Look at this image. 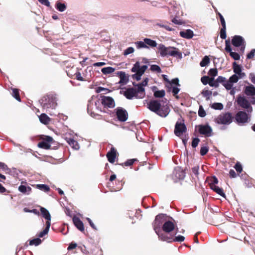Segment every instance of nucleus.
I'll use <instances>...</instances> for the list:
<instances>
[{
	"label": "nucleus",
	"instance_id": "14",
	"mask_svg": "<svg viewBox=\"0 0 255 255\" xmlns=\"http://www.w3.org/2000/svg\"><path fill=\"white\" fill-rule=\"evenodd\" d=\"M147 68V66L143 65L140 67V63L138 61L135 62L132 67L131 71L134 73H138L142 76Z\"/></svg>",
	"mask_w": 255,
	"mask_h": 255
},
{
	"label": "nucleus",
	"instance_id": "7",
	"mask_svg": "<svg viewBox=\"0 0 255 255\" xmlns=\"http://www.w3.org/2000/svg\"><path fill=\"white\" fill-rule=\"evenodd\" d=\"M41 138L42 141L39 142L38 143V146L40 148L45 149H50L51 147V144L54 142L53 138L50 136L45 135L43 136V137Z\"/></svg>",
	"mask_w": 255,
	"mask_h": 255
},
{
	"label": "nucleus",
	"instance_id": "18",
	"mask_svg": "<svg viewBox=\"0 0 255 255\" xmlns=\"http://www.w3.org/2000/svg\"><path fill=\"white\" fill-rule=\"evenodd\" d=\"M133 85L137 87V88L135 89L136 99L143 98L145 96V89L144 87L139 84L135 85L134 83H133Z\"/></svg>",
	"mask_w": 255,
	"mask_h": 255
},
{
	"label": "nucleus",
	"instance_id": "4",
	"mask_svg": "<svg viewBox=\"0 0 255 255\" xmlns=\"http://www.w3.org/2000/svg\"><path fill=\"white\" fill-rule=\"evenodd\" d=\"M234 117L230 112L222 113L215 119V122L219 125H229L233 122Z\"/></svg>",
	"mask_w": 255,
	"mask_h": 255
},
{
	"label": "nucleus",
	"instance_id": "24",
	"mask_svg": "<svg viewBox=\"0 0 255 255\" xmlns=\"http://www.w3.org/2000/svg\"><path fill=\"white\" fill-rule=\"evenodd\" d=\"M217 80L218 84H219V83H221L227 90H229L232 89V86L228 83V81L226 80L225 77L220 76L217 78Z\"/></svg>",
	"mask_w": 255,
	"mask_h": 255
},
{
	"label": "nucleus",
	"instance_id": "28",
	"mask_svg": "<svg viewBox=\"0 0 255 255\" xmlns=\"http://www.w3.org/2000/svg\"><path fill=\"white\" fill-rule=\"evenodd\" d=\"M67 141L68 144L74 149H78L79 148V144L77 141L73 138H67Z\"/></svg>",
	"mask_w": 255,
	"mask_h": 255
},
{
	"label": "nucleus",
	"instance_id": "57",
	"mask_svg": "<svg viewBox=\"0 0 255 255\" xmlns=\"http://www.w3.org/2000/svg\"><path fill=\"white\" fill-rule=\"evenodd\" d=\"M200 140L199 138L196 137L193 138L192 141V146L193 148H195L197 146L199 142H200Z\"/></svg>",
	"mask_w": 255,
	"mask_h": 255
},
{
	"label": "nucleus",
	"instance_id": "50",
	"mask_svg": "<svg viewBox=\"0 0 255 255\" xmlns=\"http://www.w3.org/2000/svg\"><path fill=\"white\" fill-rule=\"evenodd\" d=\"M210 80H211V78H209L207 76H203L201 78V81L204 85H206L207 84H209Z\"/></svg>",
	"mask_w": 255,
	"mask_h": 255
},
{
	"label": "nucleus",
	"instance_id": "40",
	"mask_svg": "<svg viewBox=\"0 0 255 255\" xmlns=\"http://www.w3.org/2000/svg\"><path fill=\"white\" fill-rule=\"evenodd\" d=\"M37 188L42 191H43L45 192H48L50 191L49 187L45 184H38L36 185Z\"/></svg>",
	"mask_w": 255,
	"mask_h": 255
},
{
	"label": "nucleus",
	"instance_id": "16",
	"mask_svg": "<svg viewBox=\"0 0 255 255\" xmlns=\"http://www.w3.org/2000/svg\"><path fill=\"white\" fill-rule=\"evenodd\" d=\"M117 150L114 147H112L110 150L107 153V157L108 161L111 163H114L117 156Z\"/></svg>",
	"mask_w": 255,
	"mask_h": 255
},
{
	"label": "nucleus",
	"instance_id": "48",
	"mask_svg": "<svg viewBox=\"0 0 255 255\" xmlns=\"http://www.w3.org/2000/svg\"><path fill=\"white\" fill-rule=\"evenodd\" d=\"M209 85L211 87H215L216 88H217L219 87V84H218V83L217 82V80H214V79L213 77L211 78V80H210L209 82Z\"/></svg>",
	"mask_w": 255,
	"mask_h": 255
},
{
	"label": "nucleus",
	"instance_id": "31",
	"mask_svg": "<svg viewBox=\"0 0 255 255\" xmlns=\"http://www.w3.org/2000/svg\"><path fill=\"white\" fill-rule=\"evenodd\" d=\"M115 71V68L112 67H104L102 69L101 71L103 74L107 75L113 73Z\"/></svg>",
	"mask_w": 255,
	"mask_h": 255
},
{
	"label": "nucleus",
	"instance_id": "6",
	"mask_svg": "<svg viewBox=\"0 0 255 255\" xmlns=\"http://www.w3.org/2000/svg\"><path fill=\"white\" fill-rule=\"evenodd\" d=\"M250 119V117L244 111L238 112L235 116V120L238 124L248 123Z\"/></svg>",
	"mask_w": 255,
	"mask_h": 255
},
{
	"label": "nucleus",
	"instance_id": "55",
	"mask_svg": "<svg viewBox=\"0 0 255 255\" xmlns=\"http://www.w3.org/2000/svg\"><path fill=\"white\" fill-rule=\"evenodd\" d=\"M234 168L236 170L237 172L239 173H240L243 170L242 166L241 164V163L239 162L236 163V164L234 166Z\"/></svg>",
	"mask_w": 255,
	"mask_h": 255
},
{
	"label": "nucleus",
	"instance_id": "59",
	"mask_svg": "<svg viewBox=\"0 0 255 255\" xmlns=\"http://www.w3.org/2000/svg\"><path fill=\"white\" fill-rule=\"evenodd\" d=\"M0 170L5 171L6 170H9V169L4 163L0 162Z\"/></svg>",
	"mask_w": 255,
	"mask_h": 255
},
{
	"label": "nucleus",
	"instance_id": "64",
	"mask_svg": "<svg viewBox=\"0 0 255 255\" xmlns=\"http://www.w3.org/2000/svg\"><path fill=\"white\" fill-rule=\"evenodd\" d=\"M249 79L255 85V74L251 73L249 75Z\"/></svg>",
	"mask_w": 255,
	"mask_h": 255
},
{
	"label": "nucleus",
	"instance_id": "15",
	"mask_svg": "<svg viewBox=\"0 0 255 255\" xmlns=\"http://www.w3.org/2000/svg\"><path fill=\"white\" fill-rule=\"evenodd\" d=\"M175 229L174 224L170 221H166L162 226V229L165 233H169Z\"/></svg>",
	"mask_w": 255,
	"mask_h": 255
},
{
	"label": "nucleus",
	"instance_id": "19",
	"mask_svg": "<svg viewBox=\"0 0 255 255\" xmlns=\"http://www.w3.org/2000/svg\"><path fill=\"white\" fill-rule=\"evenodd\" d=\"M72 220L76 227L82 233H84L85 229L84 224L79 218L75 216L73 217Z\"/></svg>",
	"mask_w": 255,
	"mask_h": 255
},
{
	"label": "nucleus",
	"instance_id": "1",
	"mask_svg": "<svg viewBox=\"0 0 255 255\" xmlns=\"http://www.w3.org/2000/svg\"><path fill=\"white\" fill-rule=\"evenodd\" d=\"M147 108L152 112L161 117H166L170 112L169 107L167 104L161 105L160 101L153 100L147 103Z\"/></svg>",
	"mask_w": 255,
	"mask_h": 255
},
{
	"label": "nucleus",
	"instance_id": "45",
	"mask_svg": "<svg viewBox=\"0 0 255 255\" xmlns=\"http://www.w3.org/2000/svg\"><path fill=\"white\" fill-rule=\"evenodd\" d=\"M218 183V180L216 176H213L211 178L210 183L209 186L211 188L214 186H216V184Z\"/></svg>",
	"mask_w": 255,
	"mask_h": 255
},
{
	"label": "nucleus",
	"instance_id": "13",
	"mask_svg": "<svg viewBox=\"0 0 255 255\" xmlns=\"http://www.w3.org/2000/svg\"><path fill=\"white\" fill-rule=\"evenodd\" d=\"M225 50L227 52L230 53V55L234 60H239L240 59V55L238 53L232 51V48L229 40L225 41Z\"/></svg>",
	"mask_w": 255,
	"mask_h": 255
},
{
	"label": "nucleus",
	"instance_id": "33",
	"mask_svg": "<svg viewBox=\"0 0 255 255\" xmlns=\"http://www.w3.org/2000/svg\"><path fill=\"white\" fill-rule=\"evenodd\" d=\"M233 69L234 72L236 74H240L242 71L241 67L240 65L237 64L236 62L233 63Z\"/></svg>",
	"mask_w": 255,
	"mask_h": 255
},
{
	"label": "nucleus",
	"instance_id": "10",
	"mask_svg": "<svg viewBox=\"0 0 255 255\" xmlns=\"http://www.w3.org/2000/svg\"><path fill=\"white\" fill-rule=\"evenodd\" d=\"M212 128L208 124L203 125H200L198 126V131L205 137H209L212 135Z\"/></svg>",
	"mask_w": 255,
	"mask_h": 255
},
{
	"label": "nucleus",
	"instance_id": "58",
	"mask_svg": "<svg viewBox=\"0 0 255 255\" xmlns=\"http://www.w3.org/2000/svg\"><path fill=\"white\" fill-rule=\"evenodd\" d=\"M133 52L134 48L132 47H129L125 50L124 54L125 55H127L129 54L132 53Z\"/></svg>",
	"mask_w": 255,
	"mask_h": 255
},
{
	"label": "nucleus",
	"instance_id": "51",
	"mask_svg": "<svg viewBox=\"0 0 255 255\" xmlns=\"http://www.w3.org/2000/svg\"><path fill=\"white\" fill-rule=\"evenodd\" d=\"M198 115L201 118H203L205 117L206 115V112L205 111L202 106H200L199 107L198 111Z\"/></svg>",
	"mask_w": 255,
	"mask_h": 255
},
{
	"label": "nucleus",
	"instance_id": "9",
	"mask_svg": "<svg viewBox=\"0 0 255 255\" xmlns=\"http://www.w3.org/2000/svg\"><path fill=\"white\" fill-rule=\"evenodd\" d=\"M116 116L118 120L121 122H125L128 119V112L122 107H118L116 109Z\"/></svg>",
	"mask_w": 255,
	"mask_h": 255
},
{
	"label": "nucleus",
	"instance_id": "47",
	"mask_svg": "<svg viewBox=\"0 0 255 255\" xmlns=\"http://www.w3.org/2000/svg\"><path fill=\"white\" fill-rule=\"evenodd\" d=\"M19 191L23 193H25L26 192L27 190L29 191L31 190V188L30 187H26L25 185H21L18 187Z\"/></svg>",
	"mask_w": 255,
	"mask_h": 255
},
{
	"label": "nucleus",
	"instance_id": "11",
	"mask_svg": "<svg viewBox=\"0 0 255 255\" xmlns=\"http://www.w3.org/2000/svg\"><path fill=\"white\" fill-rule=\"evenodd\" d=\"M101 98V103L104 108H113L115 107V101L112 97L103 96Z\"/></svg>",
	"mask_w": 255,
	"mask_h": 255
},
{
	"label": "nucleus",
	"instance_id": "63",
	"mask_svg": "<svg viewBox=\"0 0 255 255\" xmlns=\"http://www.w3.org/2000/svg\"><path fill=\"white\" fill-rule=\"evenodd\" d=\"M199 166L197 165L193 168H192V172L195 175H198L199 174L198 171H199Z\"/></svg>",
	"mask_w": 255,
	"mask_h": 255
},
{
	"label": "nucleus",
	"instance_id": "39",
	"mask_svg": "<svg viewBox=\"0 0 255 255\" xmlns=\"http://www.w3.org/2000/svg\"><path fill=\"white\" fill-rule=\"evenodd\" d=\"M42 242V241L39 238H35L33 240H31L29 241V245L33 246L34 245L35 246L39 245Z\"/></svg>",
	"mask_w": 255,
	"mask_h": 255
},
{
	"label": "nucleus",
	"instance_id": "60",
	"mask_svg": "<svg viewBox=\"0 0 255 255\" xmlns=\"http://www.w3.org/2000/svg\"><path fill=\"white\" fill-rule=\"evenodd\" d=\"M255 54V49H253L247 55V59H252L254 58Z\"/></svg>",
	"mask_w": 255,
	"mask_h": 255
},
{
	"label": "nucleus",
	"instance_id": "38",
	"mask_svg": "<svg viewBox=\"0 0 255 255\" xmlns=\"http://www.w3.org/2000/svg\"><path fill=\"white\" fill-rule=\"evenodd\" d=\"M137 161L138 160L136 158L130 159H128L125 162H124L122 164H121V165H122L123 166H129L133 165V164L134 163V162L135 161Z\"/></svg>",
	"mask_w": 255,
	"mask_h": 255
},
{
	"label": "nucleus",
	"instance_id": "53",
	"mask_svg": "<svg viewBox=\"0 0 255 255\" xmlns=\"http://www.w3.org/2000/svg\"><path fill=\"white\" fill-rule=\"evenodd\" d=\"M209 151V148L207 146H202L200 149V154L202 156L206 155Z\"/></svg>",
	"mask_w": 255,
	"mask_h": 255
},
{
	"label": "nucleus",
	"instance_id": "32",
	"mask_svg": "<svg viewBox=\"0 0 255 255\" xmlns=\"http://www.w3.org/2000/svg\"><path fill=\"white\" fill-rule=\"evenodd\" d=\"M144 41L146 45H148L151 47H155L157 44L155 41L149 38H145Z\"/></svg>",
	"mask_w": 255,
	"mask_h": 255
},
{
	"label": "nucleus",
	"instance_id": "42",
	"mask_svg": "<svg viewBox=\"0 0 255 255\" xmlns=\"http://www.w3.org/2000/svg\"><path fill=\"white\" fill-rule=\"evenodd\" d=\"M226 26H222V28L220 29V36L221 39H225L226 38Z\"/></svg>",
	"mask_w": 255,
	"mask_h": 255
},
{
	"label": "nucleus",
	"instance_id": "30",
	"mask_svg": "<svg viewBox=\"0 0 255 255\" xmlns=\"http://www.w3.org/2000/svg\"><path fill=\"white\" fill-rule=\"evenodd\" d=\"M55 7L58 11L63 12L66 10L67 6L65 3L57 1L56 3Z\"/></svg>",
	"mask_w": 255,
	"mask_h": 255
},
{
	"label": "nucleus",
	"instance_id": "36",
	"mask_svg": "<svg viewBox=\"0 0 255 255\" xmlns=\"http://www.w3.org/2000/svg\"><path fill=\"white\" fill-rule=\"evenodd\" d=\"M165 95L164 90L156 91L154 92L153 95L155 98H163Z\"/></svg>",
	"mask_w": 255,
	"mask_h": 255
},
{
	"label": "nucleus",
	"instance_id": "12",
	"mask_svg": "<svg viewBox=\"0 0 255 255\" xmlns=\"http://www.w3.org/2000/svg\"><path fill=\"white\" fill-rule=\"evenodd\" d=\"M187 128L184 123L177 122L174 128V133L177 136H180L183 133L186 131Z\"/></svg>",
	"mask_w": 255,
	"mask_h": 255
},
{
	"label": "nucleus",
	"instance_id": "34",
	"mask_svg": "<svg viewBox=\"0 0 255 255\" xmlns=\"http://www.w3.org/2000/svg\"><path fill=\"white\" fill-rule=\"evenodd\" d=\"M239 77L236 74H234L230 77L228 82L232 86V88L233 87V83H237L239 80Z\"/></svg>",
	"mask_w": 255,
	"mask_h": 255
},
{
	"label": "nucleus",
	"instance_id": "29",
	"mask_svg": "<svg viewBox=\"0 0 255 255\" xmlns=\"http://www.w3.org/2000/svg\"><path fill=\"white\" fill-rule=\"evenodd\" d=\"M210 188L212 189L214 191H215L216 193L221 196L222 197L224 198L226 197V195L224 193L222 188L219 187L217 185L214 186L213 187Z\"/></svg>",
	"mask_w": 255,
	"mask_h": 255
},
{
	"label": "nucleus",
	"instance_id": "2",
	"mask_svg": "<svg viewBox=\"0 0 255 255\" xmlns=\"http://www.w3.org/2000/svg\"><path fill=\"white\" fill-rule=\"evenodd\" d=\"M157 49L161 57L171 56L178 59H181L182 57V53L175 47H166L163 44H160Z\"/></svg>",
	"mask_w": 255,
	"mask_h": 255
},
{
	"label": "nucleus",
	"instance_id": "27",
	"mask_svg": "<svg viewBox=\"0 0 255 255\" xmlns=\"http://www.w3.org/2000/svg\"><path fill=\"white\" fill-rule=\"evenodd\" d=\"M40 122L44 125H47L50 121V119L45 114H42L39 117Z\"/></svg>",
	"mask_w": 255,
	"mask_h": 255
},
{
	"label": "nucleus",
	"instance_id": "62",
	"mask_svg": "<svg viewBox=\"0 0 255 255\" xmlns=\"http://www.w3.org/2000/svg\"><path fill=\"white\" fill-rule=\"evenodd\" d=\"M218 14L219 16L222 26H226V22L223 15L219 12L218 13Z\"/></svg>",
	"mask_w": 255,
	"mask_h": 255
},
{
	"label": "nucleus",
	"instance_id": "37",
	"mask_svg": "<svg viewBox=\"0 0 255 255\" xmlns=\"http://www.w3.org/2000/svg\"><path fill=\"white\" fill-rule=\"evenodd\" d=\"M202 95L206 98V100H209L210 99V97L212 95V91L208 90H204L201 92Z\"/></svg>",
	"mask_w": 255,
	"mask_h": 255
},
{
	"label": "nucleus",
	"instance_id": "54",
	"mask_svg": "<svg viewBox=\"0 0 255 255\" xmlns=\"http://www.w3.org/2000/svg\"><path fill=\"white\" fill-rule=\"evenodd\" d=\"M136 45L137 48H148V47L147 45H146L145 43L142 41H138L136 43Z\"/></svg>",
	"mask_w": 255,
	"mask_h": 255
},
{
	"label": "nucleus",
	"instance_id": "17",
	"mask_svg": "<svg viewBox=\"0 0 255 255\" xmlns=\"http://www.w3.org/2000/svg\"><path fill=\"white\" fill-rule=\"evenodd\" d=\"M245 43L244 38L240 35L234 36L232 40V43L235 47H240Z\"/></svg>",
	"mask_w": 255,
	"mask_h": 255
},
{
	"label": "nucleus",
	"instance_id": "52",
	"mask_svg": "<svg viewBox=\"0 0 255 255\" xmlns=\"http://www.w3.org/2000/svg\"><path fill=\"white\" fill-rule=\"evenodd\" d=\"M180 91V89L177 87H173L172 89V92L173 93V95L175 97L176 99H178L179 98V96L177 95L178 93Z\"/></svg>",
	"mask_w": 255,
	"mask_h": 255
},
{
	"label": "nucleus",
	"instance_id": "25",
	"mask_svg": "<svg viewBox=\"0 0 255 255\" xmlns=\"http://www.w3.org/2000/svg\"><path fill=\"white\" fill-rule=\"evenodd\" d=\"M193 32L191 29H187L185 31L180 32V35L183 38L190 39L193 36Z\"/></svg>",
	"mask_w": 255,
	"mask_h": 255
},
{
	"label": "nucleus",
	"instance_id": "49",
	"mask_svg": "<svg viewBox=\"0 0 255 255\" xmlns=\"http://www.w3.org/2000/svg\"><path fill=\"white\" fill-rule=\"evenodd\" d=\"M87 112L92 117L95 118H97L98 117H101L99 114L95 113L94 112L92 111V110L90 109V106L88 105L87 107Z\"/></svg>",
	"mask_w": 255,
	"mask_h": 255
},
{
	"label": "nucleus",
	"instance_id": "41",
	"mask_svg": "<svg viewBox=\"0 0 255 255\" xmlns=\"http://www.w3.org/2000/svg\"><path fill=\"white\" fill-rule=\"evenodd\" d=\"M12 95L18 101H20L19 91L17 89L14 88L12 89Z\"/></svg>",
	"mask_w": 255,
	"mask_h": 255
},
{
	"label": "nucleus",
	"instance_id": "3",
	"mask_svg": "<svg viewBox=\"0 0 255 255\" xmlns=\"http://www.w3.org/2000/svg\"><path fill=\"white\" fill-rule=\"evenodd\" d=\"M39 102L43 109H54L57 106L55 98L52 95H45L40 100Z\"/></svg>",
	"mask_w": 255,
	"mask_h": 255
},
{
	"label": "nucleus",
	"instance_id": "21",
	"mask_svg": "<svg viewBox=\"0 0 255 255\" xmlns=\"http://www.w3.org/2000/svg\"><path fill=\"white\" fill-rule=\"evenodd\" d=\"M117 75L119 76L120 80L119 83L122 85L127 84L129 81V76L127 75L125 72L120 71L117 73Z\"/></svg>",
	"mask_w": 255,
	"mask_h": 255
},
{
	"label": "nucleus",
	"instance_id": "35",
	"mask_svg": "<svg viewBox=\"0 0 255 255\" xmlns=\"http://www.w3.org/2000/svg\"><path fill=\"white\" fill-rule=\"evenodd\" d=\"M210 63V58L208 56H205L200 63L201 67H205Z\"/></svg>",
	"mask_w": 255,
	"mask_h": 255
},
{
	"label": "nucleus",
	"instance_id": "5",
	"mask_svg": "<svg viewBox=\"0 0 255 255\" xmlns=\"http://www.w3.org/2000/svg\"><path fill=\"white\" fill-rule=\"evenodd\" d=\"M166 221V215L164 214H159L157 215L152 223V226L155 232H158L160 230V228L162 226L164 223Z\"/></svg>",
	"mask_w": 255,
	"mask_h": 255
},
{
	"label": "nucleus",
	"instance_id": "8",
	"mask_svg": "<svg viewBox=\"0 0 255 255\" xmlns=\"http://www.w3.org/2000/svg\"><path fill=\"white\" fill-rule=\"evenodd\" d=\"M238 104L242 108L247 109L248 113H251L253 111V108L249 101L244 97L239 96L237 100Z\"/></svg>",
	"mask_w": 255,
	"mask_h": 255
},
{
	"label": "nucleus",
	"instance_id": "22",
	"mask_svg": "<svg viewBox=\"0 0 255 255\" xmlns=\"http://www.w3.org/2000/svg\"><path fill=\"white\" fill-rule=\"evenodd\" d=\"M244 92L246 95L252 96L255 99V87L253 85L246 86Z\"/></svg>",
	"mask_w": 255,
	"mask_h": 255
},
{
	"label": "nucleus",
	"instance_id": "56",
	"mask_svg": "<svg viewBox=\"0 0 255 255\" xmlns=\"http://www.w3.org/2000/svg\"><path fill=\"white\" fill-rule=\"evenodd\" d=\"M209 75L212 77H215L218 74V70L216 68L210 69L208 72Z\"/></svg>",
	"mask_w": 255,
	"mask_h": 255
},
{
	"label": "nucleus",
	"instance_id": "26",
	"mask_svg": "<svg viewBox=\"0 0 255 255\" xmlns=\"http://www.w3.org/2000/svg\"><path fill=\"white\" fill-rule=\"evenodd\" d=\"M40 210L43 217H44L47 220H51V215L46 209L41 207Z\"/></svg>",
	"mask_w": 255,
	"mask_h": 255
},
{
	"label": "nucleus",
	"instance_id": "43",
	"mask_svg": "<svg viewBox=\"0 0 255 255\" xmlns=\"http://www.w3.org/2000/svg\"><path fill=\"white\" fill-rule=\"evenodd\" d=\"M185 238L183 236L179 235L175 237H174V236H172V242H183Z\"/></svg>",
	"mask_w": 255,
	"mask_h": 255
},
{
	"label": "nucleus",
	"instance_id": "46",
	"mask_svg": "<svg viewBox=\"0 0 255 255\" xmlns=\"http://www.w3.org/2000/svg\"><path fill=\"white\" fill-rule=\"evenodd\" d=\"M150 69L152 72H156L157 73L161 72V69L160 67L157 65H151Z\"/></svg>",
	"mask_w": 255,
	"mask_h": 255
},
{
	"label": "nucleus",
	"instance_id": "44",
	"mask_svg": "<svg viewBox=\"0 0 255 255\" xmlns=\"http://www.w3.org/2000/svg\"><path fill=\"white\" fill-rule=\"evenodd\" d=\"M211 107L215 110H221L223 109L224 106L222 103H215L212 104Z\"/></svg>",
	"mask_w": 255,
	"mask_h": 255
},
{
	"label": "nucleus",
	"instance_id": "20",
	"mask_svg": "<svg viewBox=\"0 0 255 255\" xmlns=\"http://www.w3.org/2000/svg\"><path fill=\"white\" fill-rule=\"evenodd\" d=\"M124 96L129 100L132 99L133 97L136 98L135 89L134 88H128L124 93Z\"/></svg>",
	"mask_w": 255,
	"mask_h": 255
},
{
	"label": "nucleus",
	"instance_id": "23",
	"mask_svg": "<svg viewBox=\"0 0 255 255\" xmlns=\"http://www.w3.org/2000/svg\"><path fill=\"white\" fill-rule=\"evenodd\" d=\"M158 235L159 240L162 241H166L168 243H172V236H168V235L161 232L160 230L158 232H155Z\"/></svg>",
	"mask_w": 255,
	"mask_h": 255
},
{
	"label": "nucleus",
	"instance_id": "61",
	"mask_svg": "<svg viewBox=\"0 0 255 255\" xmlns=\"http://www.w3.org/2000/svg\"><path fill=\"white\" fill-rule=\"evenodd\" d=\"M49 231L47 229H44L42 231L40 232L38 235L37 236L39 238H42L46 235H47Z\"/></svg>",
	"mask_w": 255,
	"mask_h": 255
}]
</instances>
